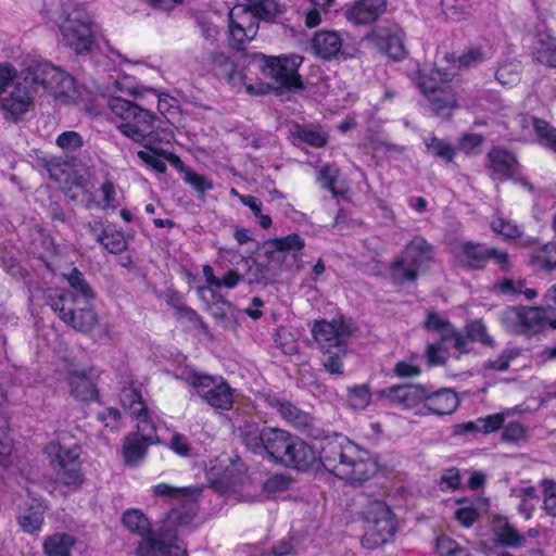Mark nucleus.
<instances>
[{"mask_svg": "<svg viewBox=\"0 0 556 556\" xmlns=\"http://www.w3.org/2000/svg\"><path fill=\"white\" fill-rule=\"evenodd\" d=\"M526 437V428L519 422H509L503 428L502 440L509 443H517Z\"/></svg>", "mask_w": 556, "mask_h": 556, "instance_id": "nucleus-63", "label": "nucleus"}, {"mask_svg": "<svg viewBox=\"0 0 556 556\" xmlns=\"http://www.w3.org/2000/svg\"><path fill=\"white\" fill-rule=\"evenodd\" d=\"M433 247L424 237L415 236L405 247L403 254L394 261L390 275L394 282L415 281L418 271L432 261Z\"/></svg>", "mask_w": 556, "mask_h": 556, "instance_id": "nucleus-6", "label": "nucleus"}, {"mask_svg": "<svg viewBox=\"0 0 556 556\" xmlns=\"http://www.w3.org/2000/svg\"><path fill=\"white\" fill-rule=\"evenodd\" d=\"M354 445L355 443L342 437L326 441L318 450V462L338 477L343 464L354 455Z\"/></svg>", "mask_w": 556, "mask_h": 556, "instance_id": "nucleus-17", "label": "nucleus"}, {"mask_svg": "<svg viewBox=\"0 0 556 556\" xmlns=\"http://www.w3.org/2000/svg\"><path fill=\"white\" fill-rule=\"evenodd\" d=\"M27 68L17 72L10 63H0V108L5 119L17 122L33 105L36 96Z\"/></svg>", "mask_w": 556, "mask_h": 556, "instance_id": "nucleus-1", "label": "nucleus"}, {"mask_svg": "<svg viewBox=\"0 0 556 556\" xmlns=\"http://www.w3.org/2000/svg\"><path fill=\"white\" fill-rule=\"evenodd\" d=\"M511 414L513 413L510 409H506L504 412L495 413V414L479 418L480 432L483 434H489V433L497 431L498 429H501L503 427L505 420L509 416H511Z\"/></svg>", "mask_w": 556, "mask_h": 556, "instance_id": "nucleus-49", "label": "nucleus"}, {"mask_svg": "<svg viewBox=\"0 0 556 556\" xmlns=\"http://www.w3.org/2000/svg\"><path fill=\"white\" fill-rule=\"evenodd\" d=\"M268 403L281 418L296 428H306L311 424L309 415L288 401L271 399Z\"/></svg>", "mask_w": 556, "mask_h": 556, "instance_id": "nucleus-31", "label": "nucleus"}, {"mask_svg": "<svg viewBox=\"0 0 556 556\" xmlns=\"http://www.w3.org/2000/svg\"><path fill=\"white\" fill-rule=\"evenodd\" d=\"M63 42L77 54L91 51L94 42V25L85 13L74 11L60 25Z\"/></svg>", "mask_w": 556, "mask_h": 556, "instance_id": "nucleus-12", "label": "nucleus"}, {"mask_svg": "<svg viewBox=\"0 0 556 556\" xmlns=\"http://www.w3.org/2000/svg\"><path fill=\"white\" fill-rule=\"evenodd\" d=\"M454 254L462 265L471 269L484 268L489 260H493L502 270H507L510 265L509 255L506 252L471 241L457 244Z\"/></svg>", "mask_w": 556, "mask_h": 556, "instance_id": "nucleus-15", "label": "nucleus"}, {"mask_svg": "<svg viewBox=\"0 0 556 556\" xmlns=\"http://www.w3.org/2000/svg\"><path fill=\"white\" fill-rule=\"evenodd\" d=\"M260 60V70L266 76L276 81V84L285 89H301L303 83L299 74V67L303 63V56L299 54H282L278 56H269L257 54Z\"/></svg>", "mask_w": 556, "mask_h": 556, "instance_id": "nucleus-9", "label": "nucleus"}, {"mask_svg": "<svg viewBox=\"0 0 556 556\" xmlns=\"http://www.w3.org/2000/svg\"><path fill=\"white\" fill-rule=\"evenodd\" d=\"M108 108L116 117L125 121L117 129L125 137L149 148L151 142H161L163 137L156 123L159 118L150 111L121 97L108 99Z\"/></svg>", "mask_w": 556, "mask_h": 556, "instance_id": "nucleus-2", "label": "nucleus"}, {"mask_svg": "<svg viewBox=\"0 0 556 556\" xmlns=\"http://www.w3.org/2000/svg\"><path fill=\"white\" fill-rule=\"evenodd\" d=\"M426 407L437 415H451L459 405V399L452 389L443 388L434 392L427 390Z\"/></svg>", "mask_w": 556, "mask_h": 556, "instance_id": "nucleus-27", "label": "nucleus"}, {"mask_svg": "<svg viewBox=\"0 0 556 556\" xmlns=\"http://www.w3.org/2000/svg\"><path fill=\"white\" fill-rule=\"evenodd\" d=\"M138 419L137 424V432L131 433L132 435H138L142 440H144L148 443H153L156 434L155 426L153 422L149 419L148 416V409L140 414V416H134Z\"/></svg>", "mask_w": 556, "mask_h": 556, "instance_id": "nucleus-56", "label": "nucleus"}, {"mask_svg": "<svg viewBox=\"0 0 556 556\" xmlns=\"http://www.w3.org/2000/svg\"><path fill=\"white\" fill-rule=\"evenodd\" d=\"M380 395L394 405L409 409L425 402L427 389L421 384L394 386L383 389Z\"/></svg>", "mask_w": 556, "mask_h": 556, "instance_id": "nucleus-24", "label": "nucleus"}, {"mask_svg": "<svg viewBox=\"0 0 556 556\" xmlns=\"http://www.w3.org/2000/svg\"><path fill=\"white\" fill-rule=\"evenodd\" d=\"M64 277L72 288V290H66V292H71L78 298L79 303L89 304L94 299L93 290L77 268H73ZM55 292H60V290L50 291L48 294H54ZM61 292H65V290H61Z\"/></svg>", "mask_w": 556, "mask_h": 556, "instance_id": "nucleus-33", "label": "nucleus"}, {"mask_svg": "<svg viewBox=\"0 0 556 556\" xmlns=\"http://www.w3.org/2000/svg\"><path fill=\"white\" fill-rule=\"evenodd\" d=\"M313 336L321 351L345 348L351 328L341 319L321 320L313 328Z\"/></svg>", "mask_w": 556, "mask_h": 556, "instance_id": "nucleus-18", "label": "nucleus"}, {"mask_svg": "<svg viewBox=\"0 0 556 556\" xmlns=\"http://www.w3.org/2000/svg\"><path fill=\"white\" fill-rule=\"evenodd\" d=\"M74 545V536L67 533H53L43 541V553L46 556H70Z\"/></svg>", "mask_w": 556, "mask_h": 556, "instance_id": "nucleus-35", "label": "nucleus"}, {"mask_svg": "<svg viewBox=\"0 0 556 556\" xmlns=\"http://www.w3.org/2000/svg\"><path fill=\"white\" fill-rule=\"evenodd\" d=\"M370 400L371 394L366 384L355 386L349 390V404L355 409L366 408Z\"/></svg>", "mask_w": 556, "mask_h": 556, "instance_id": "nucleus-55", "label": "nucleus"}, {"mask_svg": "<svg viewBox=\"0 0 556 556\" xmlns=\"http://www.w3.org/2000/svg\"><path fill=\"white\" fill-rule=\"evenodd\" d=\"M166 160L184 174V181L191 186L197 192L203 194L204 192L213 189V184L211 180H208L205 176L186 167L180 157L176 154H167Z\"/></svg>", "mask_w": 556, "mask_h": 556, "instance_id": "nucleus-32", "label": "nucleus"}, {"mask_svg": "<svg viewBox=\"0 0 556 556\" xmlns=\"http://www.w3.org/2000/svg\"><path fill=\"white\" fill-rule=\"evenodd\" d=\"M151 443L146 442L138 435L128 434L123 444L124 460L128 466H137L146 456L147 448Z\"/></svg>", "mask_w": 556, "mask_h": 556, "instance_id": "nucleus-36", "label": "nucleus"}, {"mask_svg": "<svg viewBox=\"0 0 556 556\" xmlns=\"http://www.w3.org/2000/svg\"><path fill=\"white\" fill-rule=\"evenodd\" d=\"M271 251L293 252L294 260L300 257L299 252L305 247L304 239L298 233H290L286 237L275 238L266 243Z\"/></svg>", "mask_w": 556, "mask_h": 556, "instance_id": "nucleus-38", "label": "nucleus"}, {"mask_svg": "<svg viewBox=\"0 0 556 556\" xmlns=\"http://www.w3.org/2000/svg\"><path fill=\"white\" fill-rule=\"evenodd\" d=\"M296 134H298V138L301 141H303L314 148L324 147L328 140L327 134L321 130H317V129L304 127V128H300Z\"/></svg>", "mask_w": 556, "mask_h": 556, "instance_id": "nucleus-57", "label": "nucleus"}, {"mask_svg": "<svg viewBox=\"0 0 556 556\" xmlns=\"http://www.w3.org/2000/svg\"><path fill=\"white\" fill-rule=\"evenodd\" d=\"M488 164L493 173L501 179L510 178L517 166L514 154L503 148H493L488 153Z\"/></svg>", "mask_w": 556, "mask_h": 556, "instance_id": "nucleus-28", "label": "nucleus"}, {"mask_svg": "<svg viewBox=\"0 0 556 556\" xmlns=\"http://www.w3.org/2000/svg\"><path fill=\"white\" fill-rule=\"evenodd\" d=\"M71 393L79 401H90L97 395L93 381L84 371H73L67 377Z\"/></svg>", "mask_w": 556, "mask_h": 556, "instance_id": "nucleus-34", "label": "nucleus"}, {"mask_svg": "<svg viewBox=\"0 0 556 556\" xmlns=\"http://www.w3.org/2000/svg\"><path fill=\"white\" fill-rule=\"evenodd\" d=\"M100 190L103 197V210H115L119 206V202L116 198V187L111 180L104 181Z\"/></svg>", "mask_w": 556, "mask_h": 556, "instance_id": "nucleus-62", "label": "nucleus"}, {"mask_svg": "<svg viewBox=\"0 0 556 556\" xmlns=\"http://www.w3.org/2000/svg\"><path fill=\"white\" fill-rule=\"evenodd\" d=\"M119 401L122 406L127 409L131 416H140V414L147 410L140 392L132 386L122 389Z\"/></svg>", "mask_w": 556, "mask_h": 556, "instance_id": "nucleus-40", "label": "nucleus"}, {"mask_svg": "<svg viewBox=\"0 0 556 556\" xmlns=\"http://www.w3.org/2000/svg\"><path fill=\"white\" fill-rule=\"evenodd\" d=\"M531 262L541 269L551 270L556 268V243H546L544 247L534 251L531 256Z\"/></svg>", "mask_w": 556, "mask_h": 556, "instance_id": "nucleus-41", "label": "nucleus"}, {"mask_svg": "<svg viewBox=\"0 0 556 556\" xmlns=\"http://www.w3.org/2000/svg\"><path fill=\"white\" fill-rule=\"evenodd\" d=\"M27 72L30 73L36 93L41 87L63 103H71L77 99L75 80L62 68L46 62L28 66Z\"/></svg>", "mask_w": 556, "mask_h": 556, "instance_id": "nucleus-5", "label": "nucleus"}, {"mask_svg": "<svg viewBox=\"0 0 556 556\" xmlns=\"http://www.w3.org/2000/svg\"><path fill=\"white\" fill-rule=\"evenodd\" d=\"M187 382L210 406L222 410L232 408L233 390L223 377L192 372Z\"/></svg>", "mask_w": 556, "mask_h": 556, "instance_id": "nucleus-11", "label": "nucleus"}, {"mask_svg": "<svg viewBox=\"0 0 556 556\" xmlns=\"http://www.w3.org/2000/svg\"><path fill=\"white\" fill-rule=\"evenodd\" d=\"M243 444L252 453L280 464L291 440V434L279 428H260L256 424H245L240 429Z\"/></svg>", "mask_w": 556, "mask_h": 556, "instance_id": "nucleus-3", "label": "nucleus"}, {"mask_svg": "<svg viewBox=\"0 0 556 556\" xmlns=\"http://www.w3.org/2000/svg\"><path fill=\"white\" fill-rule=\"evenodd\" d=\"M518 355L519 351L517 349H507L496 359L485 363V368L505 371L508 369L510 361L515 359Z\"/></svg>", "mask_w": 556, "mask_h": 556, "instance_id": "nucleus-61", "label": "nucleus"}, {"mask_svg": "<svg viewBox=\"0 0 556 556\" xmlns=\"http://www.w3.org/2000/svg\"><path fill=\"white\" fill-rule=\"evenodd\" d=\"M353 452L354 455L343 464L338 477L352 483H362L377 473L378 464L367 451L356 444Z\"/></svg>", "mask_w": 556, "mask_h": 556, "instance_id": "nucleus-19", "label": "nucleus"}, {"mask_svg": "<svg viewBox=\"0 0 556 556\" xmlns=\"http://www.w3.org/2000/svg\"><path fill=\"white\" fill-rule=\"evenodd\" d=\"M318 462V450L300 438L291 437L280 464L298 470H308Z\"/></svg>", "mask_w": 556, "mask_h": 556, "instance_id": "nucleus-22", "label": "nucleus"}, {"mask_svg": "<svg viewBox=\"0 0 556 556\" xmlns=\"http://www.w3.org/2000/svg\"><path fill=\"white\" fill-rule=\"evenodd\" d=\"M323 366L331 375L343 374V358L346 356V348L323 351Z\"/></svg>", "mask_w": 556, "mask_h": 556, "instance_id": "nucleus-43", "label": "nucleus"}, {"mask_svg": "<svg viewBox=\"0 0 556 556\" xmlns=\"http://www.w3.org/2000/svg\"><path fill=\"white\" fill-rule=\"evenodd\" d=\"M49 453L51 454V465L56 476V482L66 486L68 491L77 490L83 482L79 447L77 445L51 444Z\"/></svg>", "mask_w": 556, "mask_h": 556, "instance_id": "nucleus-10", "label": "nucleus"}, {"mask_svg": "<svg viewBox=\"0 0 556 556\" xmlns=\"http://www.w3.org/2000/svg\"><path fill=\"white\" fill-rule=\"evenodd\" d=\"M503 324L513 332L533 334L547 325L556 329V318L551 319L542 307H508L502 317Z\"/></svg>", "mask_w": 556, "mask_h": 556, "instance_id": "nucleus-13", "label": "nucleus"}, {"mask_svg": "<svg viewBox=\"0 0 556 556\" xmlns=\"http://www.w3.org/2000/svg\"><path fill=\"white\" fill-rule=\"evenodd\" d=\"M47 302L66 325L78 331L88 332L97 325L94 311L89 304L79 303V299L71 292L48 294Z\"/></svg>", "mask_w": 556, "mask_h": 556, "instance_id": "nucleus-7", "label": "nucleus"}, {"mask_svg": "<svg viewBox=\"0 0 556 556\" xmlns=\"http://www.w3.org/2000/svg\"><path fill=\"white\" fill-rule=\"evenodd\" d=\"M427 151L445 162H452L455 156V149L448 142H445L433 135L424 140Z\"/></svg>", "mask_w": 556, "mask_h": 556, "instance_id": "nucleus-42", "label": "nucleus"}, {"mask_svg": "<svg viewBox=\"0 0 556 556\" xmlns=\"http://www.w3.org/2000/svg\"><path fill=\"white\" fill-rule=\"evenodd\" d=\"M367 39L393 60H402L406 56L404 33L399 26L377 28L368 35Z\"/></svg>", "mask_w": 556, "mask_h": 556, "instance_id": "nucleus-21", "label": "nucleus"}, {"mask_svg": "<svg viewBox=\"0 0 556 556\" xmlns=\"http://www.w3.org/2000/svg\"><path fill=\"white\" fill-rule=\"evenodd\" d=\"M425 327L429 331L437 332L443 342H447L450 334L454 333V327L450 321L437 313H429Z\"/></svg>", "mask_w": 556, "mask_h": 556, "instance_id": "nucleus-44", "label": "nucleus"}, {"mask_svg": "<svg viewBox=\"0 0 556 556\" xmlns=\"http://www.w3.org/2000/svg\"><path fill=\"white\" fill-rule=\"evenodd\" d=\"M498 289L503 293L525 294L527 300H533L538 295V291L533 288H526V282L521 279H506L498 285Z\"/></svg>", "mask_w": 556, "mask_h": 556, "instance_id": "nucleus-50", "label": "nucleus"}, {"mask_svg": "<svg viewBox=\"0 0 556 556\" xmlns=\"http://www.w3.org/2000/svg\"><path fill=\"white\" fill-rule=\"evenodd\" d=\"M491 227L495 232L506 238H517L521 235V228L516 223L501 216L492 220Z\"/></svg>", "mask_w": 556, "mask_h": 556, "instance_id": "nucleus-58", "label": "nucleus"}, {"mask_svg": "<svg viewBox=\"0 0 556 556\" xmlns=\"http://www.w3.org/2000/svg\"><path fill=\"white\" fill-rule=\"evenodd\" d=\"M291 480L282 473L270 476L263 484V490L268 495L282 492L289 489Z\"/></svg>", "mask_w": 556, "mask_h": 556, "instance_id": "nucleus-60", "label": "nucleus"}, {"mask_svg": "<svg viewBox=\"0 0 556 556\" xmlns=\"http://www.w3.org/2000/svg\"><path fill=\"white\" fill-rule=\"evenodd\" d=\"M123 525L132 533L140 536L150 533V521L146 515L136 508L127 509L122 517Z\"/></svg>", "mask_w": 556, "mask_h": 556, "instance_id": "nucleus-39", "label": "nucleus"}, {"mask_svg": "<svg viewBox=\"0 0 556 556\" xmlns=\"http://www.w3.org/2000/svg\"><path fill=\"white\" fill-rule=\"evenodd\" d=\"M152 143H150V147L147 148L150 151H143L140 150L137 152L138 157L147 164L149 167L153 168L157 173H165L166 170V164L164 161L161 160V156H164L166 159V155L168 154L164 150H157L152 148Z\"/></svg>", "mask_w": 556, "mask_h": 556, "instance_id": "nucleus-47", "label": "nucleus"}, {"mask_svg": "<svg viewBox=\"0 0 556 556\" xmlns=\"http://www.w3.org/2000/svg\"><path fill=\"white\" fill-rule=\"evenodd\" d=\"M496 536L503 545L509 547H518L525 541V538L507 521L497 525Z\"/></svg>", "mask_w": 556, "mask_h": 556, "instance_id": "nucleus-45", "label": "nucleus"}, {"mask_svg": "<svg viewBox=\"0 0 556 556\" xmlns=\"http://www.w3.org/2000/svg\"><path fill=\"white\" fill-rule=\"evenodd\" d=\"M98 241L110 252L118 254L127 249L124 235L119 231H103L98 236Z\"/></svg>", "mask_w": 556, "mask_h": 556, "instance_id": "nucleus-46", "label": "nucleus"}, {"mask_svg": "<svg viewBox=\"0 0 556 556\" xmlns=\"http://www.w3.org/2000/svg\"><path fill=\"white\" fill-rule=\"evenodd\" d=\"M342 47L343 42L340 34L333 30L318 31L312 39V50L314 54L325 60L339 55L345 56Z\"/></svg>", "mask_w": 556, "mask_h": 556, "instance_id": "nucleus-26", "label": "nucleus"}, {"mask_svg": "<svg viewBox=\"0 0 556 556\" xmlns=\"http://www.w3.org/2000/svg\"><path fill=\"white\" fill-rule=\"evenodd\" d=\"M365 519L368 523L364 543L370 547L387 543L395 533L396 525L392 511L381 501L369 504L365 511Z\"/></svg>", "mask_w": 556, "mask_h": 556, "instance_id": "nucleus-14", "label": "nucleus"}, {"mask_svg": "<svg viewBox=\"0 0 556 556\" xmlns=\"http://www.w3.org/2000/svg\"><path fill=\"white\" fill-rule=\"evenodd\" d=\"M454 72H446L445 67H437L429 75H420L418 87L427 96L431 111L442 117L448 118L458 106L455 93L444 83L452 79Z\"/></svg>", "mask_w": 556, "mask_h": 556, "instance_id": "nucleus-4", "label": "nucleus"}, {"mask_svg": "<svg viewBox=\"0 0 556 556\" xmlns=\"http://www.w3.org/2000/svg\"><path fill=\"white\" fill-rule=\"evenodd\" d=\"M538 142L556 154V128L544 121L536 124Z\"/></svg>", "mask_w": 556, "mask_h": 556, "instance_id": "nucleus-52", "label": "nucleus"}, {"mask_svg": "<svg viewBox=\"0 0 556 556\" xmlns=\"http://www.w3.org/2000/svg\"><path fill=\"white\" fill-rule=\"evenodd\" d=\"M437 553L439 556H471L467 549L447 536L438 538Z\"/></svg>", "mask_w": 556, "mask_h": 556, "instance_id": "nucleus-54", "label": "nucleus"}, {"mask_svg": "<svg viewBox=\"0 0 556 556\" xmlns=\"http://www.w3.org/2000/svg\"><path fill=\"white\" fill-rule=\"evenodd\" d=\"M467 337L471 341L480 342L485 346L493 348L494 340L488 333L486 326L481 319H475L466 326Z\"/></svg>", "mask_w": 556, "mask_h": 556, "instance_id": "nucleus-48", "label": "nucleus"}, {"mask_svg": "<svg viewBox=\"0 0 556 556\" xmlns=\"http://www.w3.org/2000/svg\"><path fill=\"white\" fill-rule=\"evenodd\" d=\"M83 138L76 131H64L56 138V144L68 152L76 151L77 149L83 147Z\"/></svg>", "mask_w": 556, "mask_h": 556, "instance_id": "nucleus-59", "label": "nucleus"}, {"mask_svg": "<svg viewBox=\"0 0 556 556\" xmlns=\"http://www.w3.org/2000/svg\"><path fill=\"white\" fill-rule=\"evenodd\" d=\"M43 522V511L37 507H31L28 511L20 516L18 523L27 533L38 531Z\"/></svg>", "mask_w": 556, "mask_h": 556, "instance_id": "nucleus-51", "label": "nucleus"}, {"mask_svg": "<svg viewBox=\"0 0 556 556\" xmlns=\"http://www.w3.org/2000/svg\"><path fill=\"white\" fill-rule=\"evenodd\" d=\"M534 59L548 67H556V38L547 33H539L532 43Z\"/></svg>", "mask_w": 556, "mask_h": 556, "instance_id": "nucleus-30", "label": "nucleus"}, {"mask_svg": "<svg viewBox=\"0 0 556 556\" xmlns=\"http://www.w3.org/2000/svg\"><path fill=\"white\" fill-rule=\"evenodd\" d=\"M258 30L256 21L243 7H235L229 12V43L231 48L240 50L243 45L255 38Z\"/></svg>", "mask_w": 556, "mask_h": 556, "instance_id": "nucleus-20", "label": "nucleus"}, {"mask_svg": "<svg viewBox=\"0 0 556 556\" xmlns=\"http://www.w3.org/2000/svg\"><path fill=\"white\" fill-rule=\"evenodd\" d=\"M210 71L219 79H224L232 88L244 85V76L237 64L223 52H212L206 59Z\"/></svg>", "mask_w": 556, "mask_h": 556, "instance_id": "nucleus-23", "label": "nucleus"}, {"mask_svg": "<svg viewBox=\"0 0 556 556\" xmlns=\"http://www.w3.org/2000/svg\"><path fill=\"white\" fill-rule=\"evenodd\" d=\"M488 58V51L481 47H470L459 56L448 53L443 55V59L448 63L447 66H444L445 71L454 73L458 68L477 66ZM438 66L442 67L441 65Z\"/></svg>", "mask_w": 556, "mask_h": 556, "instance_id": "nucleus-29", "label": "nucleus"}, {"mask_svg": "<svg viewBox=\"0 0 556 556\" xmlns=\"http://www.w3.org/2000/svg\"><path fill=\"white\" fill-rule=\"evenodd\" d=\"M275 342L285 354L292 355L298 350L296 343L293 340L291 333L285 328H281L277 331L275 336Z\"/></svg>", "mask_w": 556, "mask_h": 556, "instance_id": "nucleus-64", "label": "nucleus"}, {"mask_svg": "<svg viewBox=\"0 0 556 556\" xmlns=\"http://www.w3.org/2000/svg\"><path fill=\"white\" fill-rule=\"evenodd\" d=\"M249 12L252 21L261 18L269 21L279 12V5L275 0H248L247 5H242Z\"/></svg>", "mask_w": 556, "mask_h": 556, "instance_id": "nucleus-37", "label": "nucleus"}, {"mask_svg": "<svg viewBox=\"0 0 556 556\" xmlns=\"http://www.w3.org/2000/svg\"><path fill=\"white\" fill-rule=\"evenodd\" d=\"M519 63H504L497 68L495 77L497 81L503 86L515 85L519 80Z\"/></svg>", "mask_w": 556, "mask_h": 556, "instance_id": "nucleus-53", "label": "nucleus"}, {"mask_svg": "<svg viewBox=\"0 0 556 556\" xmlns=\"http://www.w3.org/2000/svg\"><path fill=\"white\" fill-rule=\"evenodd\" d=\"M387 11V0H357L345 11L346 18L355 25L376 22Z\"/></svg>", "mask_w": 556, "mask_h": 556, "instance_id": "nucleus-25", "label": "nucleus"}, {"mask_svg": "<svg viewBox=\"0 0 556 556\" xmlns=\"http://www.w3.org/2000/svg\"><path fill=\"white\" fill-rule=\"evenodd\" d=\"M137 556H188L184 543L170 531L144 538L139 544Z\"/></svg>", "mask_w": 556, "mask_h": 556, "instance_id": "nucleus-16", "label": "nucleus"}, {"mask_svg": "<svg viewBox=\"0 0 556 556\" xmlns=\"http://www.w3.org/2000/svg\"><path fill=\"white\" fill-rule=\"evenodd\" d=\"M152 492L155 496L165 498L173 506L168 514L169 523L187 526L197 515V496L201 492L200 488H177L167 483H159L152 488Z\"/></svg>", "mask_w": 556, "mask_h": 556, "instance_id": "nucleus-8", "label": "nucleus"}]
</instances>
